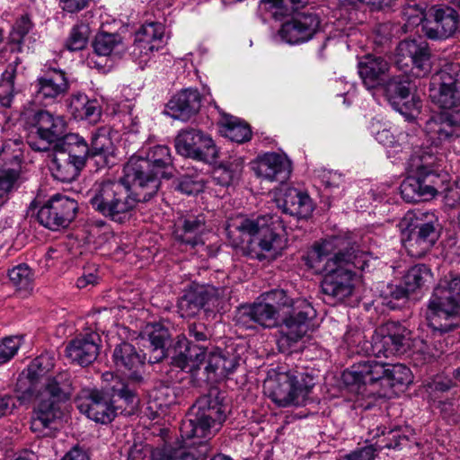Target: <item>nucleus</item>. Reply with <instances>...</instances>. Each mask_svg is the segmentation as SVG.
Listing matches in <instances>:
<instances>
[{"mask_svg": "<svg viewBox=\"0 0 460 460\" xmlns=\"http://www.w3.org/2000/svg\"><path fill=\"white\" fill-rule=\"evenodd\" d=\"M11 283L20 290H31L34 282V273L25 263L18 264L7 272Z\"/></svg>", "mask_w": 460, "mask_h": 460, "instance_id": "603ef678", "label": "nucleus"}, {"mask_svg": "<svg viewBox=\"0 0 460 460\" xmlns=\"http://www.w3.org/2000/svg\"><path fill=\"white\" fill-rule=\"evenodd\" d=\"M429 20L423 24L426 36L431 40L446 39L452 36L458 25V13L449 6L435 5L429 11Z\"/></svg>", "mask_w": 460, "mask_h": 460, "instance_id": "a878e982", "label": "nucleus"}, {"mask_svg": "<svg viewBox=\"0 0 460 460\" xmlns=\"http://www.w3.org/2000/svg\"><path fill=\"white\" fill-rule=\"evenodd\" d=\"M283 213L297 218H307L314 211V203L305 192L296 188L285 189L282 197L277 199Z\"/></svg>", "mask_w": 460, "mask_h": 460, "instance_id": "72a5a7b5", "label": "nucleus"}, {"mask_svg": "<svg viewBox=\"0 0 460 460\" xmlns=\"http://www.w3.org/2000/svg\"><path fill=\"white\" fill-rule=\"evenodd\" d=\"M220 132L233 142L244 143L251 139L250 126L239 118L226 115L221 121Z\"/></svg>", "mask_w": 460, "mask_h": 460, "instance_id": "37998d69", "label": "nucleus"}, {"mask_svg": "<svg viewBox=\"0 0 460 460\" xmlns=\"http://www.w3.org/2000/svg\"><path fill=\"white\" fill-rule=\"evenodd\" d=\"M90 156L99 157L98 163L104 165L111 164L114 155V146L111 139L103 132L95 133L92 137Z\"/></svg>", "mask_w": 460, "mask_h": 460, "instance_id": "49530a36", "label": "nucleus"}, {"mask_svg": "<svg viewBox=\"0 0 460 460\" xmlns=\"http://www.w3.org/2000/svg\"><path fill=\"white\" fill-rule=\"evenodd\" d=\"M16 67L10 64L0 78V105L9 108L14 96V77Z\"/></svg>", "mask_w": 460, "mask_h": 460, "instance_id": "5fc2aeb1", "label": "nucleus"}, {"mask_svg": "<svg viewBox=\"0 0 460 460\" xmlns=\"http://www.w3.org/2000/svg\"><path fill=\"white\" fill-rule=\"evenodd\" d=\"M31 123L37 128L40 138L45 141L42 146L31 145L34 149L40 151L48 150L51 143L63 137L66 128V123L62 116L55 117L43 110H40L32 115Z\"/></svg>", "mask_w": 460, "mask_h": 460, "instance_id": "bb28decb", "label": "nucleus"}, {"mask_svg": "<svg viewBox=\"0 0 460 460\" xmlns=\"http://www.w3.org/2000/svg\"><path fill=\"white\" fill-rule=\"evenodd\" d=\"M51 175L61 182H71L83 169L74 161L66 157V154L58 152L51 159L49 165Z\"/></svg>", "mask_w": 460, "mask_h": 460, "instance_id": "a19ab883", "label": "nucleus"}, {"mask_svg": "<svg viewBox=\"0 0 460 460\" xmlns=\"http://www.w3.org/2000/svg\"><path fill=\"white\" fill-rule=\"evenodd\" d=\"M308 0H261V8L269 11L273 18L280 20L306 5Z\"/></svg>", "mask_w": 460, "mask_h": 460, "instance_id": "c03bdc74", "label": "nucleus"}, {"mask_svg": "<svg viewBox=\"0 0 460 460\" xmlns=\"http://www.w3.org/2000/svg\"><path fill=\"white\" fill-rule=\"evenodd\" d=\"M123 173L118 181H96L87 192L92 208L117 223L128 220L137 203L146 202L157 193L161 178L172 176L169 147H143L129 158Z\"/></svg>", "mask_w": 460, "mask_h": 460, "instance_id": "f257e3e1", "label": "nucleus"}, {"mask_svg": "<svg viewBox=\"0 0 460 460\" xmlns=\"http://www.w3.org/2000/svg\"><path fill=\"white\" fill-rule=\"evenodd\" d=\"M66 157L74 161L82 168L84 167L86 158L90 155V148L84 137L78 134L64 135L63 150Z\"/></svg>", "mask_w": 460, "mask_h": 460, "instance_id": "79ce46f5", "label": "nucleus"}, {"mask_svg": "<svg viewBox=\"0 0 460 460\" xmlns=\"http://www.w3.org/2000/svg\"><path fill=\"white\" fill-rule=\"evenodd\" d=\"M200 103L198 90L184 89L171 98L166 104L165 113L175 119L187 121L199 111Z\"/></svg>", "mask_w": 460, "mask_h": 460, "instance_id": "2f4dec72", "label": "nucleus"}, {"mask_svg": "<svg viewBox=\"0 0 460 460\" xmlns=\"http://www.w3.org/2000/svg\"><path fill=\"white\" fill-rule=\"evenodd\" d=\"M428 325L444 334L460 327V276L441 280L434 288L426 311Z\"/></svg>", "mask_w": 460, "mask_h": 460, "instance_id": "9b49d317", "label": "nucleus"}, {"mask_svg": "<svg viewBox=\"0 0 460 460\" xmlns=\"http://www.w3.org/2000/svg\"><path fill=\"white\" fill-rule=\"evenodd\" d=\"M438 146H416L408 162L409 175L400 185L402 198L407 202L429 200L438 193V186L447 181L446 155L438 152Z\"/></svg>", "mask_w": 460, "mask_h": 460, "instance_id": "20e7f679", "label": "nucleus"}, {"mask_svg": "<svg viewBox=\"0 0 460 460\" xmlns=\"http://www.w3.org/2000/svg\"><path fill=\"white\" fill-rule=\"evenodd\" d=\"M314 385V376L306 372L278 367L268 371L263 392L279 407L302 406Z\"/></svg>", "mask_w": 460, "mask_h": 460, "instance_id": "1a4fd4ad", "label": "nucleus"}, {"mask_svg": "<svg viewBox=\"0 0 460 460\" xmlns=\"http://www.w3.org/2000/svg\"><path fill=\"white\" fill-rule=\"evenodd\" d=\"M403 16L406 20V27H414L426 23L425 7L420 4H408L403 9Z\"/></svg>", "mask_w": 460, "mask_h": 460, "instance_id": "680f3d73", "label": "nucleus"}, {"mask_svg": "<svg viewBox=\"0 0 460 460\" xmlns=\"http://www.w3.org/2000/svg\"><path fill=\"white\" fill-rule=\"evenodd\" d=\"M372 256L362 251L350 235H332L314 244L304 257L305 265L315 273L325 274L335 266L354 263L361 270L368 268Z\"/></svg>", "mask_w": 460, "mask_h": 460, "instance_id": "0eeeda50", "label": "nucleus"}, {"mask_svg": "<svg viewBox=\"0 0 460 460\" xmlns=\"http://www.w3.org/2000/svg\"><path fill=\"white\" fill-rule=\"evenodd\" d=\"M182 438L181 443L163 442L157 446H146L150 460H204L208 450L206 441L188 442L190 438Z\"/></svg>", "mask_w": 460, "mask_h": 460, "instance_id": "6ab92c4d", "label": "nucleus"}, {"mask_svg": "<svg viewBox=\"0 0 460 460\" xmlns=\"http://www.w3.org/2000/svg\"><path fill=\"white\" fill-rule=\"evenodd\" d=\"M116 367L123 371H128L129 377L140 381L141 369L145 365V356L139 354L135 347L128 342H121L114 349L112 355Z\"/></svg>", "mask_w": 460, "mask_h": 460, "instance_id": "f704fd0d", "label": "nucleus"}, {"mask_svg": "<svg viewBox=\"0 0 460 460\" xmlns=\"http://www.w3.org/2000/svg\"><path fill=\"white\" fill-rule=\"evenodd\" d=\"M237 365L234 357L226 356L221 350L212 352L206 367L208 378L215 381L225 378L235 370Z\"/></svg>", "mask_w": 460, "mask_h": 460, "instance_id": "ea45409f", "label": "nucleus"}, {"mask_svg": "<svg viewBox=\"0 0 460 460\" xmlns=\"http://www.w3.org/2000/svg\"><path fill=\"white\" fill-rule=\"evenodd\" d=\"M78 209L77 202L62 195H55L38 211L37 219L40 225L58 230L66 227L75 219Z\"/></svg>", "mask_w": 460, "mask_h": 460, "instance_id": "f3484780", "label": "nucleus"}, {"mask_svg": "<svg viewBox=\"0 0 460 460\" xmlns=\"http://www.w3.org/2000/svg\"><path fill=\"white\" fill-rule=\"evenodd\" d=\"M72 383L67 372L48 378L39 391L31 388L32 399L37 401L33 409L31 429L39 436H49L53 425L61 418L60 402L69 398Z\"/></svg>", "mask_w": 460, "mask_h": 460, "instance_id": "6e6552de", "label": "nucleus"}, {"mask_svg": "<svg viewBox=\"0 0 460 460\" xmlns=\"http://www.w3.org/2000/svg\"><path fill=\"white\" fill-rule=\"evenodd\" d=\"M149 349L151 355L149 362L155 364L167 357V349H165L166 342L169 339V332L167 329L159 327L155 328L149 333Z\"/></svg>", "mask_w": 460, "mask_h": 460, "instance_id": "09e8293b", "label": "nucleus"}, {"mask_svg": "<svg viewBox=\"0 0 460 460\" xmlns=\"http://www.w3.org/2000/svg\"><path fill=\"white\" fill-rule=\"evenodd\" d=\"M207 354L203 345L193 344L185 336H178L172 346L167 348L170 364L185 372H192L200 367Z\"/></svg>", "mask_w": 460, "mask_h": 460, "instance_id": "4be33fe9", "label": "nucleus"}, {"mask_svg": "<svg viewBox=\"0 0 460 460\" xmlns=\"http://www.w3.org/2000/svg\"><path fill=\"white\" fill-rule=\"evenodd\" d=\"M204 183L200 180L194 179L190 176L182 177L178 185L177 190L187 195H193L202 191Z\"/></svg>", "mask_w": 460, "mask_h": 460, "instance_id": "e2e57ef3", "label": "nucleus"}, {"mask_svg": "<svg viewBox=\"0 0 460 460\" xmlns=\"http://www.w3.org/2000/svg\"><path fill=\"white\" fill-rule=\"evenodd\" d=\"M403 222L410 231L403 246L411 257H422L438 238V217L431 210L417 208L409 212Z\"/></svg>", "mask_w": 460, "mask_h": 460, "instance_id": "4468645a", "label": "nucleus"}, {"mask_svg": "<svg viewBox=\"0 0 460 460\" xmlns=\"http://www.w3.org/2000/svg\"><path fill=\"white\" fill-rule=\"evenodd\" d=\"M205 232L204 216L189 215L175 223L173 235L178 242L194 248L204 244L203 234Z\"/></svg>", "mask_w": 460, "mask_h": 460, "instance_id": "473e14b6", "label": "nucleus"}, {"mask_svg": "<svg viewBox=\"0 0 460 460\" xmlns=\"http://www.w3.org/2000/svg\"><path fill=\"white\" fill-rule=\"evenodd\" d=\"M33 393L31 387H28L22 394L16 397L11 394L0 396V418L9 415L17 407V403H26L32 399Z\"/></svg>", "mask_w": 460, "mask_h": 460, "instance_id": "13d9d810", "label": "nucleus"}, {"mask_svg": "<svg viewBox=\"0 0 460 460\" xmlns=\"http://www.w3.org/2000/svg\"><path fill=\"white\" fill-rule=\"evenodd\" d=\"M258 177L269 181L285 182L292 171L291 161L277 153H266L260 156L253 165Z\"/></svg>", "mask_w": 460, "mask_h": 460, "instance_id": "c756f323", "label": "nucleus"}, {"mask_svg": "<svg viewBox=\"0 0 460 460\" xmlns=\"http://www.w3.org/2000/svg\"><path fill=\"white\" fill-rule=\"evenodd\" d=\"M20 156V152L9 154L7 145L0 150V162H3L0 167V207L6 201L9 193L19 186L22 171Z\"/></svg>", "mask_w": 460, "mask_h": 460, "instance_id": "cd10ccee", "label": "nucleus"}, {"mask_svg": "<svg viewBox=\"0 0 460 460\" xmlns=\"http://www.w3.org/2000/svg\"><path fill=\"white\" fill-rule=\"evenodd\" d=\"M243 167L238 163L222 164L213 171L214 181L221 186H229L238 181L242 173Z\"/></svg>", "mask_w": 460, "mask_h": 460, "instance_id": "864d4df0", "label": "nucleus"}, {"mask_svg": "<svg viewBox=\"0 0 460 460\" xmlns=\"http://www.w3.org/2000/svg\"><path fill=\"white\" fill-rule=\"evenodd\" d=\"M190 415L191 417L181 423V437L204 441L220 429L226 419V410L219 393L210 392L197 400Z\"/></svg>", "mask_w": 460, "mask_h": 460, "instance_id": "ddd939ff", "label": "nucleus"}, {"mask_svg": "<svg viewBox=\"0 0 460 460\" xmlns=\"http://www.w3.org/2000/svg\"><path fill=\"white\" fill-rule=\"evenodd\" d=\"M69 83L61 69L49 68L34 84V102L49 106L58 102L67 93Z\"/></svg>", "mask_w": 460, "mask_h": 460, "instance_id": "412c9836", "label": "nucleus"}, {"mask_svg": "<svg viewBox=\"0 0 460 460\" xmlns=\"http://www.w3.org/2000/svg\"><path fill=\"white\" fill-rule=\"evenodd\" d=\"M319 27L320 18L316 13H303L284 22L279 34L288 44H300L311 40Z\"/></svg>", "mask_w": 460, "mask_h": 460, "instance_id": "b1692460", "label": "nucleus"}, {"mask_svg": "<svg viewBox=\"0 0 460 460\" xmlns=\"http://www.w3.org/2000/svg\"><path fill=\"white\" fill-rule=\"evenodd\" d=\"M397 66L415 77H424L430 73V51L428 43L420 40H404L396 49Z\"/></svg>", "mask_w": 460, "mask_h": 460, "instance_id": "2eb2a0df", "label": "nucleus"}, {"mask_svg": "<svg viewBox=\"0 0 460 460\" xmlns=\"http://www.w3.org/2000/svg\"><path fill=\"white\" fill-rule=\"evenodd\" d=\"M431 102L444 111L433 114L424 131L434 145H447L460 137V65L446 64L432 75L429 83Z\"/></svg>", "mask_w": 460, "mask_h": 460, "instance_id": "f03ea898", "label": "nucleus"}, {"mask_svg": "<svg viewBox=\"0 0 460 460\" xmlns=\"http://www.w3.org/2000/svg\"><path fill=\"white\" fill-rule=\"evenodd\" d=\"M322 181L324 186L330 190L340 188L343 181V176L337 172L329 171L323 174Z\"/></svg>", "mask_w": 460, "mask_h": 460, "instance_id": "774afa93", "label": "nucleus"}, {"mask_svg": "<svg viewBox=\"0 0 460 460\" xmlns=\"http://www.w3.org/2000/svg\"><path fill=\"white\" fill-rule=\"evenodd\" d=\"M175 149L182 156L208 162L217 155L213 139L196 128L181 130L175 138Z\"/></svg>", "mask_w": 460, "mask_h": 460, "instance_id": "a211bd4d", "label": "nucleus"}, {"mask_svg": "<svg viewBox=\"0 0 460 460\" xmlns=\"http://www.w3.org/2000/svg\"><path fill=\"white\" fill-rule=\"evenodd\" d=\"M101 338L92 332L79 334L66 348V356L73 362L85 367L92 364L98 357Z\"/></svg>", "mask_w": 460, "mask_h": 460, "instance_id": "c85d7f7f", "label": "nucleus"}, {"mask_svg": "<svg viewBox=\"0 0 460 460\" xmlns=\"http://www.w3.org/2000/svg\"><path fill=\"white\" fill-rule=\"evenodd\" d=\"M111 394L93 390L78 403L79 411L95 422L108 424L118 414L130 415L138 403L137 394L125 383L112 385Z\"/></svg>", "mask_w": 460, "mask_h": 460, "instance_id": "9d476101", "label": "nucleus"}, {"mask_svg": "<svg viewBox=\"0 0 460 460\" xmlns=\"http://www.w3.org/2000/svg\"><path fill=\"white\" fill-rule=\"evenodd\" d=\"M54 357L49 353L35 358L26 368V376L31 381L30 387L34 388V382L49 373L55 365Z\"/></svg>", "mask_w": 460, "mask_h": 460, "instance_id": "3c124183", "label": "nucleus"}, {"mask_svg": "<svg viewBox=\"0 0 460 460\" xmlns=\"http://www.w3.org/2000/svg\"><path fill=\"white\" fill-rule=\"evenodd\" d=\"M373 437H384L383 439L376 442L375 445L367 446L352 451L346 455L341 460H375L377 452L384 448H398L408 440L406 435L402 434L400 428L387 429L385 427L377 426L376 430L370 431Z\"/></svg>", "mask_w": 460, "mask_h": 460, "instance_id": "393cba45", "label": "nucleus"}, {"mask_svg": "<svg viewBox=\"0 0 460 460\" xmlns=\"http://www.w3.org/2000/svg\"><path fill=\"white\" fill-rule=\"evenodd\" d=\"M214 296L209 287L192 285L178 301V312L182 318L196 315Z\"/></svg>", "mask_w": 460, "mask_h": 460, "instance_id": "c9c22d12", "label": "nucleus"}, {"mask_svg": "<svg viewBox=\"0 0 460 460\" xmlns=\"http://www.w3.org/2000/svg\"><path fill=\"white\" fill-rule=\"evenodd\" d=\"M121 95L126 97L125 100H119L118 102L117 116L122 123L125 133L136 134L140 128V121L135 113V99L128 97L133 95L131 89L125 86L121 90Z\"/></svg>", "mask_w": 460, "mask_h": 460, "instance_id": "58836bf2", "label": "nucleus"}, {"mask_svg": "<svg viewBox=\"0 0 460 460\" xmlns=\"http://www.w3.org/2000/svg\"><path fill=\"white\" fill-rule=\"evenodd\" d=\"M358 67L363 84L371 89L381 84L389 71L390 64L382 57L367 55L358 62Z\"/></svg>", "mask_w": 460, "mask_h": 460, "instance_id": "e433bc0d", "label": "nucleus"}, {"mask_svg": "<svg viewBox=\"0 0 460 460\" xmlns=\"http://www.w3.org/2000/svg\"><path fill=\"white\" fill-rule=\"evenodd\" d=\"M354 269L360 270L352 262L339 264L324 274L322 291L332 303L341 302L351 296L354 289Z\"/></svg>", "mask_w": 460, "mask_h": 460, "instance_id": "aec40b11", "label": "nucleus"}, {"mask_svg": "<svg viewBox=\"0 0 460 460\" xmlns=\"http://www.w3.org/2000/svg\"><path fill=\"white\" fill-rule=\"evenodd\" d=\"M23 341L22 336H9L0 340V365L9 362L18 352Z\"/></svg>", "mask_w": 460, "mask_h": 460, "instance_id": "bf43d9fd", "label": "nucleus"}, {"mask_svg": "<svg viewBox=\"0 0 460 460\" xmlns=\"http://www.w3.org/2000/svg\"><path fill=\"white\" fill-rule=\"evenodd\" d=\"M369 130L376 140L386 149L388 156L411 149L414 145V137L400 130L389 122L373 119L369 125Z\"/></svg>", "mask_w": 460, "mask_h": 460, "instance_id": "5701e85b", "label": "nucleus"}, {"mask_svg": "<svg viewBox=\"0 0 460 460\" xmlns=\"http://www.w3.org/2000/svg\"><path fill=\"white\" fill-rule=\"evenodd\" d=\"M237 322L246 328L256 323L263 328H274L279 325V313L277 308L267 305L262 299L252 305L243 306L239 311Z\"/></svg>", "mask_w": 460, "mask_h": 460, "instance_id": "7c9ffc66", "label": "nucleus"}, {"mask_svg": "<svg viewBox=\"0 0 460 460\" xmlns=\"http://www.w3.org/2000/svg\"><path fill=\"white\" fill-rule=\"evenodd\" d=\"M445 202L450 208H460V177L447 190L445 195Z\"/></svg>", "mask_w": 460, "mask_h": 460, "instance_id": "69168bd1", "label": "nucleus"}, {"mask_svg": "<svg viewBox=\"0 0 460 460\" xmlns=\"http://www.w3.org/2000/svg\"><path fill=\"white\" fill-rule=\"evenodd\" d=\"M284 225L277 215H265L256 219L241 218L229 223L226 228L233 246L238 247L245 243L251 244L256 256L276 259L286 248Z\"/></svg>", "mask_w": 460, "mask_h": 460, "instance_id": "39448f33", "label": "nucleus"}, {"mask_svg": "<svg viewBox=\"0 0 460 460\" xmlns=\"http://www.w3.org/2000/svg\"><path fill=\"white\" fill-rule=\"evenodd\" d=\"M267 305L279 310L287 308L279 326L278 348L282 353H293L298 349V343L309 330L310 322L316 316V311L305 298L293 299L283 289L264 292L259 297Z\"/></svg>", "mask_w": 460, "mask_h": 460, "instance_id": "423d86ee", "label": "nucleus"}, {"mask_svg": "<svg viewBox=\"0 0 460 460\" xmlns=\"http://www.w3.org/2000/svg\"><path fill=\"white\" fill-rule=\"evenodd\" d=\"M165 27L158 22H151L143 24L135 33V39L139 42L147 43L148 45L163 46Z\"/></svg>", "mask_w": 460, "mask_h": 460, "instance_id": "8fccbe9b", "label": "nucleus"}, {"mask_svg": "<svg viewBox=\"0 0 460 460\" xmlns=\"http://www.w3.org/2000/svg\"><path fill=\"white\" fill-rule=\"evenodd\" d=\"M91 30L88 24H75L66 40V46L71 51L81 50L87 45Z\"/></svg>", "mask_w": 460, "mask_h": 460, "instance_id": "4d7b16f0", "label": "nucleus"}, {"mask_svg": "<svg viewBox=\"0 0 460 460\" xmlns=\"http://www.w3.org/2000/svg\"><path fill=\"white\" fill-rule=\"evenodd\" d=\"M409 293L411 292L402 285V281L400 285L389 284L383 292L384 304L391 309H395L398 306L396 301L407 298Z\"/></svg>", "mask_w": 460, "mask_h": 460, "instance_id": "052dcab7", "label": "nucleus"}, {"mask_svg": "<svg viewBox=\"0 0 460 460\" xmlns=\"http://www.w3.org/2000/svg\"><path fill=\"white\" fill-rule=\"evenodd\" d=\"M159 49V45H148L134 39V42L128 50L132 60L143 69L154 57L155 51H157Z\"/></svg>", "mask_w": 460, "mask_h": 460, "instance_id": "6e6d98bb", "label": "nucleus"}, {"mask_svg": "<svg viewBox=\"0 0 460 460\" xmlns=\"http://www.w3.org/2000/svg\"><path fill=\"white\" fill-rule=\"evenodd\" d=\"M99 279L97 270L94 267L85 268L83 274L76 279V287L78 288L93 287L98 283Z\"/></svg>", "mask_w": 460, "mask_h": 460, "instance_id": "0e129e2a", "label": "nucleus"}, {"mask_svg": "<svg viewBox=\"0 0 460 460\" xmlns=\"http://www.w3.org/2000/svg\"><path fill=\"white\" fill-rule=\"evenodd\" d=\"M413 347V355L420 357L423 363H429L438 355L430 350L429 345L422 340L411 338V332L397 322H388L375 331L372 341L369 342L362 331L349 329L343 336L341 347L347 349L349 356L370 355L385 356L386 358L404 354Z\"/></svg>", "mask_w": 460, "mask_h": 460, "instance_id": "7ed1b4c3", "label": "nucleus"}, {"mask_svg": "<svg viewBox=\"0 0 460 460\" xmlns=\"http://www.w3.org/2000/svg\"><path fill=\"white\" fill-rule=\"evenodd\" d=\"M188 334L190 338L195 341H207L209 338V333L207 328L202 323H191L188 327Z\"/></svg>", "mask_w": 460, "mask_h": 460, "instance_id": "338daca9", "label": "nucleus"}, {"mask_svg": "<svg viewBox=\"0 0 460 460\" xmlns=\"http://www.w3.org/2000/svg\"><path fill=\"white\" fill-rule=\"evenodd\" d=\"M432 278V272L428 266L417 264L407 270L402 281L410 292H414L431 282Z\"/></svg>", "mask_w": 460, "mask_h": 460, "instance_id": "de8ad7c7", "label": "nucleus"}, {"mask_svg": "<svg viewBox=\"0 0 460 460\" xmlns=\"http://www.w3.org/2000/svg\"><path fill=\"white\" fill-rule=\"evenodd\" d=\"M67 109L75 119L96 123L102 116V107L96 99H89L83 93H76L68 99Z\"/></svg>", "mask_w": 460, "mask_h": 460, "instance_id": "4c0bfd02", "label": "nucleus"}, {"mask_svg": "<svg viewBox=\"0 0 460 460\" xmlns=\"http://www.w3.org/2000/svg\"><path fill=\"white\" fill-rule=\"evenodd\" d=\"M93 49L98 56L107 57L119 54L124 49L122 38L119 34L100 32L93 41Z\"/></svg>", "mask_w": 460, "mask_h": 460, "instance_id": "a18cd8bd", "label": "nucleus"}, {"mask_svg": "<svg viewBox=\"0 0 460 460\" xmlns=\"http://www.w3.org/2000/svg\"><path fill=\"white\" fill-rule=\"evenodd\" d=\"M412 83L406 75L392 76L385 84V93L393 108L407 119H414L422 107V102L417 94H411Z\"/></svg>", "mask_w": 460, "mask_h": 460, "instance_id": "dca6fc26", "label": "nucleus"}, {"mask_svg": "<svg viewBox=\"0 0 460 460\" xmlns=\"http://www.w3.org/2000/svg\"><path fill=\"white\" fill-rule=\"evenodd\" d=\"M345 382L355 385H372L380 381L387 385L392 392L388 396L403 392L412 382V374L402 364L387 365L376 359L362 360L355 363L343 373Z\"/></svg>", "mask_w": 460, "mask_h": 460, "instance_id": "f8f14e48", "label": "nucleus"}]
</instances>
